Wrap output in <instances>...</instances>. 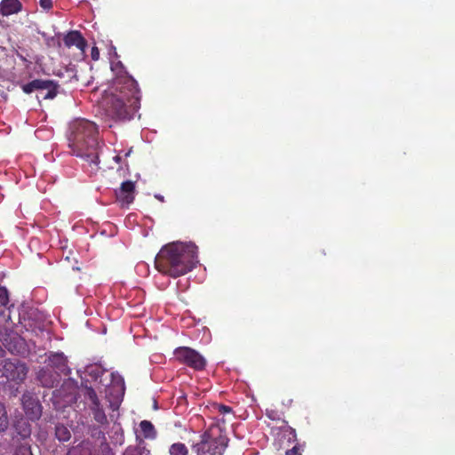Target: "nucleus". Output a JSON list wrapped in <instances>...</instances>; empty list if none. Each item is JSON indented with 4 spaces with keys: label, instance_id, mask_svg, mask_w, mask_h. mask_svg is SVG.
I'll list each match as a JSON object with an SVG mask.
<instances>
[{
    "label": "nucleus",
    "instance_id": "7",
    "mask_svg": "<svg viewBox=\"0 0 455 455\" xmlns=\"http://www.w3.org/2000/svg\"><path fill=\"white\" fill-rule=\"evenodd\" d=\"M21 88L27 94L40 91L44 100H52L57 95L58 84L52 80L35 79L23 84Z\"/></svg>",
    "mask_w": 455,
    "mask_h": 455
},
{
    "label": "nucleus",
    "instance_id": "10",
    "mask_svg": "<svg viewBox=\"0 0 455 455\" xmlns=\"http://www.w3.org/2000/svg\"><path fill=\"white\" fill-rule=\"evenodd\" d=\"M116 196L123 207L129 206L135 198V183L131 180L122 182L119 189L116 190Z\"/></svg>",
    "mask_w": 455,
    "mask_h": 455
},
{
    "label": "nucleus",
    "instance_id": "12",
    "mask_svg": "<svg viewBox=\"0 0 455 455\" xmlns=\"http://www.w3.org/2000/svg\"><path fill=\"white\" fill-rule=\"evenodd\" d=\"M49 365L65 376L70 373V369L68 366V359L63 353L51 354L49 356Z\"/></svg>",
    "mask_w": 455,
    "mask_h": 455
},
{
    "label": "nucleus",
    "instance_id": "6",
    "mask_svg": "<svg viewBox=\"0 0 455 455\" xmlns=\"http://www.w3.org/2000/svg\"><path fill=\"white\" fill-rule=\"evenodd\" d=\"M177 361L195 371H203L206 366L205 358L196 350L188 347H179L174 350Z\"/></svg>",
    "mask_w": 455,
    "mask_h": 455
},
{
    "label": "nucleus",
    "instance_id": "28",
    "mask_svg": "<svg viewBox=\"0 0 455 455\" xmlns=\"http://www.w3.org/2000/svg\"><path fill=\"white\" fill-rule=\"evenodd\" d=\"M285 455H301V453L299 452V447L295 445L291 449L287 450Z\"/></svg>",
    "mask_w": 455,
    "mask_h": 455
},
{
    "label": "nucleus",
    "instance_id": "22",
    "mask_svg": "<svg viewBox=\"0 0 455 455\" xmlns=\"http://www.w3.org/2000/svg\"><path fill=\"white\" fill-rule=\"evenodd\" d=\"M14 455H32L30 446L28 443L20 444L16 448Z\"/></svg>",
    "mask_w": 455,
    "mask_h": 455
},
{
    "label": "nucleus",
    "instance_id": "31",
    "mask_svg": "<svg viewBox=\"0 0 455 455\" xmlns=\"http://www.w3.org/2000/svg\"><path fill=\"white\" fill-rule=\"evenodd\" d=\"M5 277L6 275L4 273L0 272V282H3Z\"/></svg>",
    "mask_w": 455,
    "mask_h": 455
},
{
    "label": "nucleus",
    "instance_id": "5",
    "mask_svg": "<svg viewBox=\"0 0 455 455\" xmlns=\"http://www.w3.org/2000/svg\"><path fill=\"white\" fill-rule=\"evenodd\" d=\"M28 367L19 359H5L0 362V378L16 384L23 383L27 379Z\"/></svg>",
    "mask_w": 455,
    "mask_h": 455
},
{
    "label": "nucleus",
    "instance_id": "2",
    "mask_svg": "<svg viewBox=\"0 0 455 455\" xmlns=\"http://www.w3.org/2000/svg\"><path fill=\"white\" fill-rule=\"evenodd\" d=\"M198 248L195 243L175 242L164 245L155 259L156 269L172 277L191 271L198 263Z\"/></svg>",
    "mask_w": 455,
    "mask_h": 455
},
{
    "label": "nucleus",
    "instance_id": "25",
    "mask_svg": "<svg viewBox=\"0 0 455 455\" xmlns=\"http://www.w3.org/2000/svg\"><path fill=\"white\" fill-rule=\"evenodd\" d=\"M216 409L220 414L232 413V408L225 404H217Z\"/></svg>",
    "mask_w": 455,
    "mask_h": 455
},
{
    "label": "nucleus",
    "instance_id": "18",
    "mask_svg": "<svg viewBox=\"0 0 455 455\" xmlns=\"http://www.w3.org/2000/svg\"><path fill=\"white\" fill-rule=\"evenodd\" d=\"M67 455H91V444L83 441L78 445L71 447Z\"/></svg>",
    "mask_w": 455,
    "mask_h": 455
},
{
    "label": "nucleus",
    "instance_id": "29",
    "mask_svg": "<svg viewBox=\"0 0 455 455\" xmlns=\"http://www.w3.org/2000/svg\"><path fill=\"white\" fill-rule=\"evenodd\" d=\"M91 56L93 60H98L100 59V51L98 47L93 46L91 51Z\"/></svg>",
    "mask_w": 455,
    "mask_h": 455
},
{
    "label": "nucleus",
    "instance_id": "13",
    "mask_svg": "<svg viewBox=\"0 0 455 455\" xmlns=\"http://www.w3.org/2000/svg\"><path fill=\"white\" fill-rule=\"evenodd\" d=\"M37 379L43 387L51 388L59 382V373L47 367L42 368L37 372Z\"/></svg>",
    "mask_w": 455,
    "mask_h": 455
},
{
    "label": "nucleus",
    "instance_id": "4",
    "mask_svg": "<svg viewBox=\"0 0 455 455\" xmlns=\"http://www.w3.org/2000/svg\"><path fill=\"white\" fill-rule=\"evenodd\" d=\"M228 444V438L220 435L212 438L208 432L201 436V441L193 446L196 455H223Z\"/></svg>",
    "mask_w": 455,
    "mask_h": 455
},
{
    "label": "nucleus",
    "instance_id": "19",
    "mask_svg": "<svg viewBox=\"0 0 455 455\" xmlns=\"http://www.w3.org/2000/svg\"><path fill=\"white\" fill-rule=\"evenodd\" d=\"M55 437L60 442H68L71 437V433L65 425L57 424L55 426Z\"/></svg>",
    "mask_w": 455,
    "mask_h": 455
},
{
    "label": "nucleus",
    "instance_id": "21",
    "mask_svg": "<svg viewBox=\"0 0 455 455\" xmlns=\"http://www.w3.org/2000/svg\"><path fill=\"white\" fill-rule=\"evenodd\" d=\"M170 455H188V449L182 443H175L170 446Z\"/></svg>",
    "mask_w": 455,
    "mask_h": 455
},
{
    "label": "nucleus",
    "instance_id": "1",
    "mask_svg": "<svg viewBox=\"0 0 455 455\" xmlns=\"http://www.w3.org/2000/svg\"><path fill=\"white\" fill-rule=\"evenodd\" d=\"M102 108L116 121L131 120L140 106V90L137 81L126 71L116 74L102 98Z\"/></svg>",
    "mask_w": 455,
    "mask_h": 455
},
{
    "label": "nucleus",
    "instance_id": "15",
    "mask_svg": "<svg viewBox=\"0 0 455 455\" xmlns=\"http://www.w3.org/2000/svg\"><path fill=\"white\" fill-rule=\"evenodd\" d=\"M15 431L18 435L21 437V439L25 440L28 438L31 435V425L28 421V419L20 417L14 421L13 425Z\"/></svg>",
    "mask_w": 455,
    "mask_h": 455
},
{
    "label": "nucleus",
    "instance_id": "24",
    "mask_svg": "<svg viewBox=\"0 0 455 455\" xmlns=\"http://www.w3.org/2000/svg\"><path fill=\"white\" fill-rule=\"evenodd\" d=\"M111 376H112V382L114 384L120 386L121 389L124 391V379L120 375H116L115 373H112Z\"/></svg>",
    "mask_w": 455,
    "mask_h": 455
},
{
    "label": "nucleus",
    "instance_id": "14",
    "mask_svg": "<svg viewBox=\"0 0 455 455\" xmlns=\"http://www.w3.org/2000/svg\"><path fill=\"white\" fill-rule=\"evenodd\" d=\"M22 4L19 0H2L0 3V14L9 16L20 12Z\"/></svg>",
    "mask_w": 455,
    "mask_h": 455
},
{
    "label": "nucleus",
    "instance_id": "20",
    "mask_svg": "<svg viewBox=\"0 0 455 455\" xmlns=\"http://www.w3.org/2000/svg\"><path fill=\"white\" fill-rule=\"evenodd\" d=\"M9 427V418L6 407L4 403L0 402V434H4Z\"/></svg>",
    "mask_w": 455,
    "mask_h": 455
},
{
    "label": "nucleus",
    "instance_id": "27",
    "mask_svg": "<svg viewBox=\"0 0 455 455\" xmlns=\"http://www.w3.org/2000/svg\"><path fill=\"white\" fill-rule=\"evenodd\" d=\"M124 455H141V454L137 448L128 447L124 451Z\"/></svg>",
    "mask_w": 455,
    "mask_h": 455
},
{
    "label": "nucleus",
    "instance_id": "9",
    "mask_svg": "<svg viewBox=\"0 0 455 455\" xmlns=\"http://www.w3.org/2000/svg\"><path fill=\"white\" fill-rule=\"evenodd\" d=\"M21 403L27 417L36 420L42 415V405L38 398L30 392H25L21 396Z\"/></svg>",
    "mask_w": 455,
    "mask_h": 455
},
{
    "label": "nucleus",
    "instance_id": "30",
    "mask_svg": "<svg viewBox=\"0 0 455 455\" xmlns=\"http://www.w3.org/2000/svg\"><path fill=\"white\" fill-rule=\"evenodd\" d=\"M5 355V351L4 349L2 347V346L0 345V357H4Z\"/></svg>",
    "mask_w": 455,
    "mask_h": 455
},
{
    "label": "nucleus",
    "instance_id": "17",
    "mask_svg": "<svg viewBox=\"0 0 455 455\" xmlns=\"http://www.w3.org/2000/svg\"><path fill=\"white\" fill-rule=\"evenodd\" d=\"M140 430L143 434V436L146 439L154 440L156 438L157 432L154 427V425L148 420H142L140 423Z\"/></svg>",
    "mask_w": 455,
    "mask_h": 455
},
{
    "label": "nucleus",
    "instance_id": "26",
    "mask_svg": "<svg viewBox=\"0 0 455 455\" xmlns=\"http://www.w3.org/2000/svg\"><path fill=\"white\" fill-rule=\"evenodd\" d=\"M39 4L44 10H50L52 7V0H39Z\"/></svg>",
    "mask_w": 455,
    "mask_h": 455
},
{
    "label": "nucleus",
    "instance_id": "8",
    "mask_svg": "<svg viewBox=\"0 0 455 455\" xmlns=\"http://www.w3.org/2000/svg\"><path fill=\"white\" fill-rule=\"evenodd\" d=\"M84 397L90 402L89 408L92 411L94 420L100 426L108 425L107 415L100 404L96 391L92 387H86Z\"/></svg>",
    "mask_w": 455,
    "mask_h": 455
},
{
    "label": "nucleus",
    "instance_id": "3",
    "mask_svg": "<svg viewBox=\"0 0 455 455\" xmlns=\"http://www.w3.org/2000/svg\"><path fill=\"white\" fill-rule=\"evenodd\" d=\"M68 140L73 154L88 163L91 172H96L100 169V143L96 124L86 119L74 121L70 124Z\"/></svg>",
    "mask_w": 455,
    "mask_h": 455
},
{
    "label": "nucleus",
    "instance_id": "11",
    "mask_svg": "<svg viewBox=\"0 0 455 455\" xmlns=\"http://www.w3.org/2000/svg\"><path fill=\"white\" fill-rule=\"evenodd\" d=\"M63 43L65 46L70 48L72 46H76L82 52H85L87 47V42L84 37L82 36L81 32L77 30L69 31L63 38Z\"/></svg>",
    "mask_w": 455,
    "mask_h": 455
},
{
    "label": "nucleus",
    "instance_id": "32",
    "mask_svg": "<svg viewBox=\"0 0 455 455\" xmlns=\"http://www.w3.org/2000/svg\"><path fill=\"white\" fill-rule=\"evenodd\" d=\"M114 160H115L116 162L119 163V162L121 161V156H116L114 157Z\"/></svg>",
    "mask_w": 455,
    "mask_h": 455
},
{
    "label": "nucleus",
    "instance_id": "16",
    "mask_svg": "<svg viewBox=\"0 0 455 455\" xmlns=\"http://www.w3.org/2000/svg\"><path fill=\"white\" fill-rule=\"evenodd\" d=\"M8 339H4V346L12 354L20 353V348L23 347L24 340L18 335H13Z\"/></svg>",
    "mask_w": 455,
    "mask_h": 455
},
{
    "label": "nucleus",
    "instance_id": "23",
    "mask_svg": "<svg viewBox=\"0 0 455 455\" xmlns=\"http://www.w3.org/2000/svg\"><path fill=\"white\" fill-rule=\"evenodd\" d=\"M9 302L8 291L5 286H0V305L6 307Z\"/></svg>",
    "mask_w": 455,
    "mask_h": 455
}]
</instances>
